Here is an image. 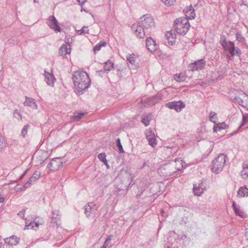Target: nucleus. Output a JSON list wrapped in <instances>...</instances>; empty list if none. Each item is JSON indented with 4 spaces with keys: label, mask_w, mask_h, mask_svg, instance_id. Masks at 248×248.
Wrapping results in <instances>:
<instances>
[{
    "label": "nucleus",
    "mask_w": 248,
    "mask_h": 248,
    "mask_svg": "<svg viewBox=\"0 0 248 248\" xmlns=\"http://www.w3.org/2000/svg\"><path fill=\"white\" fill-rule=\"evenodd\" d=\"M155 23L152 16L149 14L142 16L138 21V24H133L132 29L135 31V34L140 38H143L151 33L154 28Z\"/></svg>",
    "instance_id": "f257e3e1"
},
{
    "label": "nucleus",
    "mask_w": 248,
    "mask_h": 248,
    "mask_svg": "<svg viewBox=\"0 0 248 248\" xmlns=\"http://www.w3.org/2000/svg\"><path fill=\"white\" fill-rule=\"evenodd\" d=\"M72 78L77 94H82L83 91L90 85L89 75L84 71L75 72Z\"/></svg>",
    "instance_id": "f03ea898"
},
{
    "label": "nucleus",
    "mask_w": 248,
    "mask_h": 248,
    "mask_svg": "<svg viewBox=\"0 0 248 248\" xmlns=\"http://www.w3.org/2000/svg\"><path fill=\"white\" fill-rule=\"evenodd\" d=\"M190 26V24L187 18H179L174 22L175 30L177 33L181 35H185L189 30Z\"/></svg>",
    "instance_id": "7ed1b4c3"
},
{
    "label": "nucleus",
    "mask_w": 248,
    "mask_h": 248,
    "mask_svg": "<svg viewBox=\"0 0 248 248\" xmlns=\"http://www.w3.org/2000/svg\"><path fill=\"white\" fill-rule=\"evenodd\" d=\"M227 156L223 154H220L213 161L212 170L216 173H218L224 166Z\"/></svg>",
    "instance_id": "20e7f679"
},
{
    "label": "nucleus",
    "mask_w": 248,
    "mask_h": 248,
    "mask_svg": "<svg viewBox=\"0 0 248 248\" xmlns=\"http://www.w3.org/2000/svg\"><path fill=\"white\" fill-rule=\"evenodd\" d=\"M64 162L61 158H55L52 159L48 164L47 168L50 171H55L58 170L61 167H62Z\"/></svg>",
    "instance_id": "39448f33"
},
{
    "label": "nucleus",
    "mask_w": 248,
    "mask_h": 248,
    "mask_svg": "<svg viewBox=\"0 0 248 248\" xmlns=\"http://www.w3.org/2000/svg\"><path fill=\"white\" fill-rule=\"evenodd\" d=\"M206 64L204 59H202L191 63L188 67L189 71H199L204 68Z\"/></svg>",
    "instance_id": "423d86ee"
},
{
    "label": "nucleus",
    "mask_w": 248,
    "mask_h": 248,
    "mask_svg": "<svg viewBox=\"0 0 248 248\" xmlns=\"http://www.w3.org/2000/svg\"><path fill=\"white\" fill-rule=\"evenodd\" d=\"M47 25L49 27L54 30L56 32H60L61 29L59 25V22L54 16H49L47 22Z\"/></svg>",
    "instance_id": "0eeeda50"
},
{
    "label": "nucleus",
    "mask_w": 248,
    "mask_h": 248,
    "mask_svg": "<svg viewBox=\"0 0 248 248\" xmlns=\"http://www.w3.org/2000/svg\"><path fill=\"white\" fill-rule=\"evenodd\" d=\"M228 44H229L228 50L231 56H234L235 55L240 57L241 55V51L238 47H236L234 46V44L233 42L229 41Z\"/></svg>",
    "instance_id": "6e6552de"
},
{
    "label": "nucleus",
    "mask_w": 248,
    "mask_h": 248,
    "mask_svg": "<svg viewBox=\"0 0 248 248\" xmlns=\"http://www.w3.org/2000/svg\"><path fill=\"white\" fill-rule=\"evenodd\" d=\"M166 106L169 108L175 109L177 112L180 111L185 107V104L181 101L169 102Z\"/></svg>",
    "instance_id": "1a4fd4ad"
},
{
    "label": "nucleus",
    "mask_w": 248,
    "mask_h": 248,
    "mask_svg": "<svg viewBox=\"0 0 248 248\" xmlns=\"http://www.w3.org/2000/svg\"><path fill=\"white\" fill-rule=\"evenodd\" d=\"M146 46L148 50L151 52H155L157 48L155 40L151 37H147L146 40Z\"/></svg>",
    "instance_id": "9d476101"
},
{
    "label": "nucleus",
    "mask_w": 248,
    "mask_h": 248,
    "mask_svg": "<svg viewBox=\"0 0 248 248\" xmlns=\"http://www.w3.org/2000/svg\"><path fill=\"white\" fill-rule=\"evenodd\" d=\"M96 209L95 205L93 203H88L87 205L85 206L84 213L87 217H89L91 214H94Z\"/></svg>",
    "instance_id": "9b49d317"
},
{
    "label": "nucleus",
    "mask_w": 248,
    "mask_h": 248,
    "mask_svg": "<svg viewBox=\"0 0 248 248\" xmlns=\"http://www.w3.org/2000/svg\"><path fill=\"white\" fill-rule=\"evenodd\" d=\"M45 80L47 84L50 86H53L55 78L53 74L45 71Z\"/></svg>",
    "instance_id": "f8f14e48"
},
{
    "label": "nucleus",
    "mask_w": 248,
    "mask_h": 248,
    "mask_svg": "<svg viewBox=\"0 0 248 248\" xmlns=\"http://www.w3.org/2000/svg\"><path fill=\"white\" fill-rule=\"evenodd\" d=\"M131 182V178L129 177L128 174H127V177L123 180L121 184V186H120L119 185L117 186L118 189L125 191V190L127 189V187L130 185Z\"/></svg>",
    "instance_id": "ddd939ff"
},
{
    "label": "nucleus",
    "mask_w": 248,
    "mask_h": 248,
    "mask_svg": "<svg viewBox=\"0 0 248 248\" xmlns=\"http://www.w3.org/2000/svg\"><path fill=\"white\" fill-rule=\"evenodd\" d=\"M173 33L174 31H173ZM165 37L168 41V43L170 45H172L176 41V34L172 33V31H167Z\"/></svg>",
    "instance_id": "4468645a"
},
{
    "label": "nucleus",
    "mask_w": 248,
    "mask_h": 248,
    "mask_svg": "<svg viewBox=\"0 0 248 248\" xmlns=\"http://www.w3.org/2000/svg\"><path fill=\"white\" fill-rule=\"evenodd\" d=\"M71 52V47L70 46H68L67 45L63 44L62 46L59 49V54L63 56V57L66 54H69Z\"/></svg>",
    "instance_id": "2eb2a0df"
},
{
    "label": "nucleus",
    "mask_w": 248,
    "mask_h": 248,
    "mask_svg": "<svg viewBox=\"0 0 248 248\" xmlns=\"http://www.w3.org/2000/svg\"><path fill=\"white\" fill-rule=\"evenodd\" d=\"M19 241V238H17L16 236L13 235L10 236L9 238H6L4 239V242L10 245L11 246H15L16 245Z\"/></svg>",
    "instance_id": "dca6fc26"
},
{
    "label": "nucleus",
    "mask_w": 248,
    "mask_h": 248,
    "mask_svg": "<svg viewBox=\"0 0 248 248\" xmlns=\"http://www.w3.org/2000/svg\"><path fill=\"white\" fill-rule=\"evenodd\" d=\"M26 100L24 103L25 106H29L33 109H37L38 106L34 101V99L26 96Z\"/></svg>",
    "instance_id": "f3484780"
},
{
    "label": "nucleus",
    "mask_w": 248,
    "mask_h": 248,
    "mask_svg": "<svg viewBox=\"0 0 248 248\" xmlns=\"http://www.w3.org/2000/svg\"><path fill=\"white\" fill-rule=\"evenodd\" d=\"M202 183L199 184L198 186H197L196 184L193 185V191L195 195L201 196L203 192L204 189L202 187Z\"/></svg>",
    "instance_id": "a211bd4d"
},
{
    "label": "nucleus",
    "mask_w": 248,
    "mask_h": 248,
    "mask_svg": "<svg viewBox=\"0 0 248 248\" xmlns=\"http://www.w3.org/2000/svg\"><path fill=\"white\" fill-rule=\"evenodd\" d=\"M153 119V115L151 114H147L142 117L141 122L146 126H148L150 121Z\"/></svg>",
    "instance_id": "6ab92c4d"
},
{
    "label": "nucleus",
    "mask_w": 248,
    "mask_h": 248,
    "mask_svg": "<svg viewBox=\"0 0 248 248\" xmlns=\"http://www.w3.org/2000/svg\"><path fill=\"white\" fill-rule=\"evenodd\" d=\"M113 67H114V63L110 60L104 63V71L107 73H108L111 70L113 69Z\"/></svg>",
    "instance_id": "aec40b11"
},
{
    "label": "nucleus",
    "mask_w": 248,
    "mask_h": 248,
    "mask_svg": "<svg viewBox=\"0 0 248 248\" xmlns=\"http://www.w3.org/2000/svg\"><path fill=\"white\" fill-rule=\"evenodd\" d=\"M237 194L239 196L244 197L248 196V188L246 187H241L239 188Z\"/></svg>",
    "instance_id": "412c9836"
},
{
    "label": "nucleus",
    "mask_w": 248,
    "mask_h": 248,
    "mask_svg": "<svg viewBox=\"0 0 248 248\" xmlns=\"http://www.w3.org/2000/svg\"><path fill=\"white\" fill-rule=\"evenodd\" d=\"M241 176L245 179H248V165L246 164L243 165V170L241 171Z\"/></svg>",
    "instance_id": "4be33fe9"
},
{
    "label": "nucleus",
    "mask_w": 248,
    "mask_h": 248,
    "mask_svg": "<svg viewBox=\"0 0 248 248\" xmlns=\"http://www.w3.org/2000/svg\"><path fill=\"white\" fill-rule=\"evenodd\" d=\"M232 206L235 214L240 217H243V213L239 210V206L237 205L234 202H233Z\"/></svg>",
    "instance_id": "5701e85b"
},
{
    "label": "nucleus",
    "mask_w": 248,
    "mask_h": 248,
    "mask_svg": "<svg viewBox=\"0 0 248 248\" xmlns=\"http://www.w3.org/2000/svg\"><path fill=\"white\" fill-rule=\"evenodd\" d=\"M39 223L38 222L32 221L30 222L29 224L26 222L25 229H33L34 226L38 227Z\"/></svg>",
    "instance_id": "b1692460"
},
{
    "label": "nucleus",
    "mask_w": 248,
    "mask_h": 248,
    "mask_svg": "<svg viewBox=\"0 0 248 248\" xmlns=\"http://www.w3.org/2000/svg\"><path fill=\"white\" fill-rule=\"evenodd\" d=\"M220 44L224 49H228L229 44H228V42H227L225 37L221 38V40L220 41Z\"/></svg>",
    "instance_id": "393cba45"
},
{
    "label": "nucleus",
    "mask_w": 248,
    "mask_h": 248,
    "mask_svg": "<svg viewBox=\"0 0 248 248\" xmlns=\"http://www.w3.org/2000/svg\"><path fill=\"white\" fill-rule=\"evenodd\" d=\"M77 33L78 35H82L84 33L88 34L89 33V30L88 28V27L83 26L80 30H78L77 31Z\"/></svg>",
    "instance_id": "a878e982"
},
{
    "label": "nucleus",
    "mask_w": 248,
    "mask_h": 248,
    "mask_svg": "<svg viewBox=\"0 0 248 248\" xmlns=\"http://www.w3.org/2000/svg\"><path fill=\"white\" fill-rule=\"evenodd\" d=\"M160 100V96L159 95H157L150 98L149 101L150 103H151L152 104H155V103H158Z\"/></svg>",
    "instance_id": "bb28decb"
},
{
    "label": "nucleus",
    "mask_w": 248,
    "mask_h": 248,
    "mask_svg": "<svg viewBox=\"0 0 248 248\" xmlns=\"http://www.w3.org/2000/svg\"><path fill=\"white\" fill-rule=\"evenodd\" d=\"M135 55L133 53L131 55H129L126 57L127 61L130 64H133L135 62Z\"/></svg>",
    "instance_id": "cd10ccee"
},
{
    "label": "nucleus",
    "mask_w": 248,
    "mask_h": 248,
    "mask_svg": "<svg viewBox=\"0 0 248 248\" xmlns=\"http://www.w3.org/2000/svg\"><path fill=\"white\" fill-rule=\"evenodd\" d=\"M116 145L118 147V149H119V151L120 153H124V150L123 149L122 145L121 144V143L120 139L119 138H118L116 140Z\"/></svg>",
    "instance_id": "c85d7f7f"
},
{
    "label": "nucleus",
    "mask_w": 248,
    "mask_h": 248,
    "mask_svg": "<svg viewBox=\"0 0 248 248\" xmlns=\"http://www.w3.org/2000/svg\"><path fill=\"white\" fill-rule=\"evenodd\" d=\"M84 115V113L82 112H76L73 116L74 119L78 121Z\"/></svg>",
    "instance_id": "c756f323"
},
{
    "label": "nucleus",
    "mask_w": 248,
    "mask_h": 248,
    "mask_svg": "<svg viewBox=\"0 0 248 248\" xmlns=\"http://www.w3.org/2000/svg\"><path fill=\"white\" fill-rule=\"evenodd\" d=\"M145 134L146 136L147 139L148 140H150V139H152L155 137V134L150 130H146V131L145 132Z\"/></svg>",
    "instance_id": "7c9ffc66"
},
{
    "label": "nucleus",
    "mask_w": 248,
    "mask_h": 248,
    "mask_svg": "<svg viewBox=\"0 0 248 248\" xmlns=\"http://www.w3.org/2000/svg\"><path fill=\"white\" fill-rule=\"evenodd\" d=\"M106 157V155L104 153H101L98 155V158L103 163L105 162L107 163V159Z\"/></svg>",
    "instance_id": "2f4dec72"
},
{
    "label": "nucleus",
    "mask_w": 248,
    "mask_h": 248,
    "mask_svg": "<svg viewBox=\"0 0 248 248\" xmlns=\"http://www.w3.org/2000/svg\"><path fill=\"white\" fill-rule=\"evenodd\" d=\"M217 118V114L213 111L210 112V113L209 114L210 120L211 122L215 123V120Z\"/></svg>",
    "instance_id": "473e14b6"
},
{
    "label": "nucleus",
    "mask_w": 248,
    "mask_h": 248,
    "mask_svg": "<svg viewBox=\"0 0 248 248\" xmlns=\"http://www.w3.org/2000/svg\"><path fill=\"white\" fill-rule=\"evenodd\" d=\"M30 127L29 125H25L23 128H22L21 130V135L23 137H25V136L27 135L28 132V129H29Z\"/></svg>",
    "instance_id": "72a5a7b5"
},
{
    "label": "nucleus",
    "mask_w": 248,
    "mask_h": 248,
    "mask_svg": "<svg viewBox=\"0 0 248 248\" xmlns=\"http://www.w3.org/2000/svg\"><path fill=\"white\" fill-rule=\"evenodd\" d=\"M6 147L5 144L3 142L1 139V136L0 135V152H2Z\"/></svg>",
    "instance_id": "f704fd0d"
},
{
    "label": "nucleus",
    "mask_w": 248,
    "mask_h": 248,
    "mask_svg": "<svg viewBox=\"0 0 248 248\" xmlns=\"http://www.w3.org/2000/svg\"><path fill=\"white\" fill-rule=\"evenodd\" d=\"M148 141L149 144L152 146L153 147H155L156 145L155 137L152 139H150V140H148Z\"/></svg>",
    "instance_id": "c9c22d12"
},
{
    "label": "nucleus",
    "mask_w": 248,
    "mask_h": 248,
    "mask_svg": "<svg viewBox=\"0 0 248 248\" xmlns=\"http://www.w3.org/2000/svg\"><path fill=\"white\" fill-rule=\"evenodd\" d=\"M236 40L239 42H243L245 40L244 37L240 32H237L236 34Z\"/></svg>",
    "instance_id": "e433bc0d"
},
{
    "label": "nucleus",
    "mask_w": 248,
    "mask_h": 248,
    "mask_svg": "<svg viewBox=\"0 0 248 248\" xmlns=\"http://www.w3.org/2000/svg\"><path fill=\"white\" fill-rule=\"evenodd\" d=\"M161 1L163 2L166 5L170 6L173 4L176 0H161Z\"/></svg>",
    "instance_id": "4c0bfd02"
},
{
    "label": "nucleus",
    "mask_w": 248,
    "mask_h": 248,
    "mask_svg": "<svg viewBox=\"0 0 248 248\" xmlns=\"http://www.w3.org/2000/svg\"><path fill=\"white\" fill-rule=\"evenodd\" d=\"M248 123V115H243V121L242 124L239 126V128H240L242 126L244 125L245 124Z\"/></svg>",
    "instance_id": "58836bf2"
},
{
    "label": "nucleus",
    "mask_w": 248,
    "mask_h": 248,
    "mask_svg": "<svg viewBox=\"0 0 248 248\" xmlns=\"http://www.w3.org/2000/svg\"><path fill=\"white\" fill-rule=\"evenodd\" d=\"M174 79L177 82H181L184 81V78L181 77L180 74H175L174 76Z\"/></svg>",
    "instance_id": "ea45409f"
},
{
    "label": "nucleus",
    "mask_w": 248,
    "mask_h": 248,
    "mask_svg": "<svg viewBox=\"0 0 248 248\" xmlns=\"http://www.w3.org/2000/svg\"><path fill=\"white\" fill-rule=\"evenodd\" d=\"M186 18H187V19H194L195 16V14L194 13V11H193V12L189 13V14H186Z\"/></svg>",
    "instance_id": "a19ab883"
},
{
    "label": "nucleus",
    "mask_w": 248,
    "mask_h": 248,
    "mask_svg": "<svg viewBox=\"0 0 248 248\" xmlns=\"http://www.w3.org/2000/svg\"><path fill=\"white\" fill-rule=\"evenodd\" d=\"M184 11L186 13V14H189V13H191L193 12V11H194V9L192 5H190L189 7L185 8Z\"/></svg>",
    "instance_id": "79ce46f5"
},
{
    "label": "nucleus",
    "mask_w": 248,
    "mask_h": 248,
    "mask_svg": "<svg viewBox=\"0 0 248 248\" xmlns=\"http://www.w3.org/2000/svg\"><path fill=\"white\" fill-rule=\"evenodd\" d=\"M72 39L71 38L70 35H66L65 37V42L68 44V46H70V44L72 43Z\"/></svg>",
    "instance_id": "37998d69"
},
{
    "label": "nucleus",
    "mask_w": 248,
    "mask_h": 248,
    "mask_svg": "<svg viewBox=\"0 0 248 248\" xmlns=\"http://www.w3.org/2000/svg\"><path fill=\"white\" fill-rule=\"evenodd\" d=\"M40 174L41 173L39 171H36L33 173L32 177L35 180H37L40 178Z\"/></svg>",
    "instance_id": "c03bdc74"
},
{
    "label": "nucleus",
    "mask_w": 248,
    "mask_h": 248,
    "mask_svg": "<svg viewBox=\"0 0 248 248\" xmlns=\"http://www.w3.org/2000/svg\"><path fill=\"white\" fill-rule=\"evenodd\" d=\"M101 47L99 45V44L95 45V46L93 47V51L94 53H96L97 51H99L101 49Z\"/></svg>",
    "instance_id": "a18cd8bd"
},
{
    "label": "nucleus",
    "mask_w": 248,
    "mask_h": 248,
    "mask_svg": "<svg viewBox=\"0 0 248 248\" xmlns=\"http://www.w3.org/2000/svg\"><path fill=\"white\" fill-rule=\"evenodd\" d=\"M25 212L26 209H23V210H22V211H21L18 213V215L19 216L21 217L24 218V217H25Z\"/></svg>",
    "instance_id": "49530a36"
},
{
    "label": "nucleus",
    "mask_w": 248,
    "mask_h": 248,
    "mask_svg": "<svg viewBox=\"0 0 248 248\" xmlns=\"http://www.w3.org/2000/svg\"><path fill=\"white\" fill-rule=\"evenodd\" d=\"M218 124L221 130L226 129L228 127V125L225 123H222L221 124L219 123Z\"/></svg>",
    "instance_id": "de8ad7c7"
},
{
    "label": "nucleus",
    "mask_w": 248,
    "mask_h": 248,
    "mask_svg": "<svg viewBox=\"0 0 248 248\" xmlns=\"http://www.w3.org/2000/svg\"><path fill=\"white\" fill-rule=\"evenodd\" d=\"M221 130L220 127L219 126L218 124H217L216 125H215L213 127V131L214 132H217L218 131Z\"/></svg>",
    "instance_id": "09e8293b"
},
{
    "label": "nucleus",
    "mask_w": 248,
    "mask_h": 248,
    "mask_svg": "<svg viewBox=\"0 0 248 248\" xmlns=\"http://www.w3.org/2000/svg\"><path fill=\"white\" fill-rule=\"evenodd\" d=\"M180 235H179V236H178L177 238H175V240H176L177 242L183 240L184 239V237H185V238H186V237L185 236H184L183 235H181V236H180Z\"/></svg>",
    "instance_id": "8fccbe9b"
},
{
    "label": "nucleus",
    "mask_w": 248,
    "mask_h": 248,
    "mask_svg": "<svg viewBox=\"0 0 248 248\" xmlns=\"http://www.w3.org/2000/svg\"><path fill=\"white\" fill-rule=\"evenodd\" d=\"M30 186V185L27 182L24 186H23L21 188V189L22 190H25L26 188L29 187V186Z\"/></svg>",
    "instance_id": "3c124183"
},
{
    "label": "nucleus",
    "mask_w": 248,
    "mask_h": 248,
    "mask_svg": "<svg viewBox=\"0 0 248 248\" xmlns=\"http://www.w3.org/2000/svg\"><path fill=\"white\" fill-rule=\"evenodd\" d=\"M121 181V174L116 177L115 179V183L120 182Z\"/></svg>",
    "instance_id": "603ef678"
},
{
    "label": "nucleus",
    "mask_w": 248,
    "mask_h": 248,
    "mask_svg": "<svg viewBox=\"0 0 248 248\" xmlns=\"http://www.w3.org/2000/svg\"><path fill=\"white\" fill-rule=\"evenodd\" d=\"M106 42L105 41H101L99 45L101 47L102 46H105L106 45Z\"/></svg>",
    "instance_id": "864d4df0"
},
{
    "label": "nucleus",
    "mask_w": 248,
    "mask_h": 248,
    "mask_svg": "<svg viewBox=\"0 0 248 248\" xmlns=\"http://www.w3.org/2000/svg\"><path fill=\"white\" fill-rule=\"evenodd\" d=\"M4 201L3 195L0 193V203H2Z\"/></svg>",
    "instance_id": "5fc2aeb1"
},
{
    "label": "nucleus",
    "mask_w": 248,
    "mask_h": 248,
    "mask_svg": "<svg viewBox=\"0 0 248 248\" xmlns=\"http://www.w3.org/2000/svg\"><path fill=\"white\" fill-rule=\"evenodd\" d=\"M235 99L237 100V102L239 103V104H241L243 102V101L242 99H241V98L238 97L237 98H235Z\"/></svg>",
    "instance_id": "6e6d98bb"
},
{
    "label": "nucleus",
    "mask_w": 248,
    "mask_h": 248,
    "mask_svg": "<svg viewBox=\"0 0 248 248\" xmlns=\"http://www.w3.org/2000/svg\"><path fill=\"white\" fill-rule=\"evenodd\" d=\"M78 1L82 5L85 3L86 0H78Z\"/></svg>",
    "instance_id": "4d7b16f0"
},
{
    "label": "nucleus",
    "mask_w": 248,
    "mask_h": 248,
    "mask_svg": "<svg viewBox=\"0 0 248 248\" xmlns=\"http://www.w3.org/2000/svg\"><path fill=\"white\" fill-rule=\"evenodd\" d=\"M113 238V236L112 235H109L108 236L107 239H106L105 241H106L107 242H108L109 241L111 240Z\"/></svg>",
    "instance_id": "13d9d810"
},
{
    "label": "nucleus",
    "mask_w": 248,
    "mask_h": 248,
    "mask_svg": "<svg viewBox=\"0 0 248 248\" xmlns=\"http://www.w3.org/2000/svg\"><path fill=\"white\" fill-rule=\"evenodd\" d=\"M51 220H52V222H54V223H56V225H57V219L56 218V217H52Z\"/></svg>",
    "instance_id": "bf43d9fd"
},
{
    "label": "nucleus",
    "mask_w": 248,
    "mask_h": 248,
    "mask_svg": "<svg viewBox=\"0 0 248 248\" xmlns=\"http://www.w3.org/2000/svg\"><path fill=\"white\" fill-rule=\"evenodd\" d=\"M108 242H107L106 241H105L104 244H103V245L102 246V247H103V248H106L108 246Z\"/></svg>",
    "instance_id": "052dcab7"
},
{
    "label": "nucleus",
    "mask_w": 248,
    "mask_h": 248,
    "mask_svg": "<svg viewBox=\"0 0 248 248\" xmlns=\"http://www.w3.org/2000/svg\"><path fill=\"white\" fill-rule=\"evenodd\" d=\"M245 235H246V237L248 239V228L246 230Z\"/></svg>",
    "instance_id": "680f3d73"
},
{
    "label": "nucleus",
    "mask_w": 248,
    "mask_h": 248,
    "mask_svg": "<svg viewBox=\"0 0 248 248\" xmlns=\"http://www.w3.org/2000/svg\"><path fill=\"white\" fill-rule=\"evenodd\" d=\"M98 74L100 76H101V75L104 73V71L103 70H100V71H98Z\"/></svg>",
    "instance_id": "e2e57ef3"
},
{
    "label": "nucleus",
    "mask_w": 248,
    "mask_h": 248,
    "mask_svg": "<svg viewBox=\"0 0 248 248\" xmlns=\"http://www.w3.org/2000/svg\"><path fill=\"white\" fill-rule=\"evenodd\" d=\"M29 170V169H27L24 172V173L22 174V175H23L24 177V176L26 175V174L27 173V172Z\"/></svg>",
    "instance_id": "0e129e2a"
},
{
    "label": "nucleus",
    "mask_w": 248,
    "mask_h": 248,
    "mask_svg": "<svg viewBox=\"0 0 248 248\" xmlns=\"http://www.w3.org/2000/svg\"><path fill=\"white\" fill-rule=\"evenodd\" d=\"M104 164L106 166V167H107V168L108 169H109V165H108V161H107V163L105 162H104Z\"/></svg>",
    "instance_id": "69168bd1"
},
{
    "label": "nucleus",
    "mask_w": 248,
    "mask_h": 248,
    "mask_svg": "<svg viewBox=\"0 0 248 248\" xmlns=\"http://www.w3.org/2000/svg\"><path fill=\"white\" fill-rule=\"evenodd\" d=\"M180 170V168L177 169V170H175V171H174L173 172V174H174V173H176L178 171H179Z\"/></svg>",
    "instance_id": "338daca9"
},
{
    "label": "nucleus",
    "mask_w": 248,
    "mask_h": 248,
    "mask_svg": "<svg viewBox=\"0 0 248 248\" xmlns=\"http://www.w3.org/2000/svg\"><path fill=\"white\" fill-rule=\"evenodd\" d=\"M28 182L30 185H31V182H32V180H31V179H30L28 181V182Z\"/></svg>",
    "instance_id": "774afa93"
}]
</instances>
